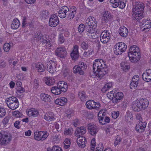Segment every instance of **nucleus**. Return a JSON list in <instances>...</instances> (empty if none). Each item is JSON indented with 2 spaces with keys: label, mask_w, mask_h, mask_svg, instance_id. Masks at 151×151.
I'll use <instances>...</instances> for the list:
<instances>
[{
  "label": "nucleus",
  "mask_w": 151,
  "mask_h": 151,
  "mask_svg": "<svg viewBox=\"0 0 151 151\" xmlns=\"http://www.w3.org/2000/svg\"><path fill=\"white\" fill-rule=\"evenodd\" d=\"M6 113V110L4 108L0 107V118L4 116Z\"/></svg>",
  "instance_id": "4d7b16f0"
},
{
  "label": "nucleus",
  "mask_w": 151,
  "mask_h": 151,
  "mask_svg": "<svg viewBox=\"0 0 151 151\" xmlns=\"http://www.w3.org/2000/svg\"><path fill=\"white\" fill-rule=\"evenodd\" d=\"M40 97L42 100L45 102H50L51 101V96L44 93H42L40 94Z\"/></svg>",
  "instance_id": "c756f323"
},
{
  "label": "nucleus",
  "mask_w": 151,
  "mask_h": 151,
  "mask_svg": "<svg viewBox=\"0 0 151 151\" xmlns=\"http://www.w3.org/2000/svg\"><path fill=\"white\" fill-rule=\"evenodd\" d=\"M47 151H63L62 149L58 146H54L52 149L50 148H48Z\"/></svg>",
  "instance_id": "de8ad7c7"
},
{
  "label": "nucleus",
  "mask_w": 151,
  "mask_h": 151,
  "mask_svg": "<svg viewBox=\"0 0 151 151\" xmlns=\"http://www.w3.org/2000/svg\"><path fill=\"white\" fill-rule=\"evenodd\" d=\"M127 48V45L124 42L116 43L114 47V53L116 55H120L126 50Z\"/></svg>",
  "instance_id": "423d86ee"
},
{
  "label": "nucleus",
  "mask_w": 151,
  "mask_h": 151,
  "mask_svg": "<svg viewBox=\"0 0 151 151\" xmlns=\"http://www.w3.org/2000/svg\"><path fill=\"white\" fill-rule=\"evenodd\" d=\"M86 27L84 25L82 24H81L78 28V31L80 33H82L85 29H86Z\"/></svg>",
  "instance_id": "8fccbe9b"
},
{
  "label": "nucleus",
  "mask_w": 151,
  "mask_h": 151,
  "mask_svg": "<svg viewBox=\"0 0 151 151\" xmlns=\"http://www.w3.org/2000/svg\"><path fill=\"white\" fill-rule=\"evenodd\" d=\"M147 123L145 122H139L138 124H137L135 129L139 133L144 132L146 127Z\"/></svg>",
  "instance_id": "2eb2a0df"
},
{
  "label": "nucleus",
  "mask_w": 151,
  "mask_h": 151,
  "mask_svg": "<svg viewBox=\"0 0 151 151\" xmlns=\"http://www.w3.org/2000/svg\"><path fill=\"white\" fill-rule=\"evenodd\" d=\"M51 91L52 93L56 95H60L62 91L57 86L52 87Z\"/></svg>",
  "instance_id": "473e14b6"
},
{
  "label": "nucleus",
  "mask_w": 151,
  "mask_h": 151,
  "mask_svg": "<svg viewBox=\"0 0 151 151\" xmlns=\"http://www.w3.org/2000/svg\"><path fill=\"white\" fill-rule=\"evenodd\" d=\"M49 15V13L47 10H43L42 12L41 17L45 19L48 18Z\"/></svg>",
  "instance_id": "49530a36"
},
{
  "label": "nucleus",
  "mask_w": 151,
  "mask_h": 151,
  "mask_svg": "<svg viewBox=\"0 0 151 151\" xmlns=\"http://www.w3.org/2000/svg\"><path fill=\"white\" fill-rule=\"evenodd\" d=\"M73 72L75 73H78L80 75L83 74L84 72H83V73H81V72L82 71V69L78 66V65H75L73 68Z\"/></svg>",
  "instance_id": "37998d69"
},
{
  "label": "nucleus",
  "mask_w": 151,
  "mask_h": 151,
  "mask_svg": "<svg viewBox=\"0 0 151 151\" xmlns=\"http://www.w3.org/2000/svg\"><path fill=\"white\" fill-rule=\"evenodd\" d=\"M86 142V139L83 136L79 137L77 140V142L78 146L81 148L85 147Z\"/></svg>",
  "instance_id": "412c9836"
},
{
  "label": "nucleus",
  "mask_w": 151,
  "mask_h": 151,
  "mask_svg": "<svg viewBox=\"0 0 151 151\" xmlns=\"http://www.w3.org/2000/svg\"><path fill=\"white\" fill-rule=\"evenodd\" d=\"M119 112L117 111H113L112 113L111 116L114 119H116L119 116Z\"/></svg>",
  "instance_id": "052dcab7"
},
{
  "label": "nucleus",
  "mask_w": 151,
  "mask_h": 151,
  "mask_svg": "<svg viewBox=\"0 0 151 151\" xmlns=\"http://www.w3.org/2000/svg\"><path fill=\"white\" fill-rule=\"evenodd\" d=\"M96 19L93 17H89L86 21V26L87 29H95L97 26L96 23Z\"/></svg>",
  "instance_id": "6e6552de"
},
{
  "label": "nucleus",
  "mask_w": 151,
  "mask_h": 151,
  "mask_svg": "<svg viewBox=\"0 0 151 151\" xmlns=\"http://www.w3.org/2000/svg\"><path fill=\"white\" fill-rule=\"evenodd\" d=\"M119 6L120 8L123 9L125 6V4L122 0H119Z\"/></svg>",
  "instance_id": "e2e57ef3"
},
{
  "label": "nucleus",
  "mask_w": 151,
  "mask_h": 151,
  "mask_svg": "<svg viewBox=\"0 0 151 151\" xmlns=\"http://www.w3.org/2000/svg\"><path fill=\"white\" fill-rule=\"evenodd\" d=\"M34 38L37 42L40 41L42 42L43 44L46 43V46L50 47V43L49 40L44 39L42 34L41 32H36L34 35Z\"/></svg>",
  "instance_id": "0eeeda50"
},
{
  "label": "nucleus",
  "mask_w": 151,
  "mask_h": 151,
  "mask_svg": "<svg viewBox=\"0 0 151 151\" xmlns=\"http://www.w3.org/2000/svg\"><path fill=\"white\" fill-rule=\"evenodd\" d=\"M13 115L16 117H20L21 116L22 114L18 111H15L13 112Z\"/></svg>",
  "instance_id": "864d4df0"
},
{
  "label": "nucleus",
  "mask_w": 151,
  "mask_h": 151,
  "mask_svg": "<svg viewBox=\"0 0 151 151\" xmlns=\"http://www.w3.org/2000/svg\"><path fill=\"white\" fill-rule=\"evenodd\" d=\"M89 42L87 41H83L81 45V48L84 50L88 49L89 46Z\"/></svg>",
  "instance_id": "ea45409f"
},
{
  "label": "nucleus",
  "mask_w": 151,
  "mask_h": 151,
  "mask_svg": "<svg viewBox=\"0 0 151 151\" xmlns=\"http://www.w3.org/2000/svg\"><path fill=\"white\" fill-rule=\"evenodd\" d=\"M101 107V104L100 103L95 102V104L94 106V109H96L98 110L100 109Z\"/></svg>",
  "instance_id": "774afa93"
},
{
  "label": "nucleus",
  "mask_w": 151,
  "mask_h": 151,
  "mask_svg": "<svg viewBox=\"0 0 151 151\" xmlns=\"http://www.w3.org/2000/svg\"><path fill=\"white\" fill-rule=\"evenodd\" d=\"M142 26L144 28L142 31H145L146 32L149 31V29L151 27V22L150 19H144L142 22Z\"/></svg>",
  "instance_id": "dca6fc26"
},
{
  "label": "nucleus",
  "mask_w": 151,
  "mask_h": 151,
  "mask_svg": "<svg viewBox=\"0 0 151 151\" xmlns=\"http://www.w3.org/2000/svg\"><path fill=\"white\" fill-rule=\"evenodd\" d=\"M103 110H101L99 111L98 114V117L99 122L102 125H104L105 124V122L104 121V117L103 116L105 113L103 112Z\"/></svg>",
  "instance_id": "cd10ccee"
},
{
  "label": "nucleus",
  "mask_w": 151,
  "mask_h": 151,
  "mask_svg": "<svg viewBox=\"0 0 151 151\" xmlns=\"http://www.w3.org/2000/svg\"><path fill=\"white\" fill-rule=\"evenodd\" d=\"M98 59V64L99 70L98 75L100 78L103 77L108 72V69L105 63L101 59Z\"/></svg>",
  "instance_id": "20e7f679"
},
{
  "label": "nucleus",
  "mask_w": 151,
  "mask_h": 151,
  "mask_svg": "<svg viewBox=\"0 0 151 151\" xmlns=\"http://www.w3.org/2000/svg\"><path fill=\"white\" fill-rule=\"evenodd\" d=\"M24 91V89L21 86H19L17 88V93H23Z\"/></svg>",
  "instance_id": "338daca9"
},
{
  "label": "nucleus",
  "mask_w": 151,
  "mask_h": 151,
  "mask_svg": "<svg viewBox=\"0 0 151 151\" xmlns=\"http://www.w3.org/2000/svg\"><path fill=\"white\" fill-rule=\"evenodd\" d=\"M54 114L52 112H47L44 116V118L47 121H53L55 119Z\"/></svg>",
  "instance_id": "bb28decb"
},
{
  "label": "nucleus",
  "mask_w": 151,
  "mask_h": 151,
  "mask_svg": "<svg viewBox=\"0 0 151 151\" xmlns=\"http://www.w3.org/2000/svg\"><path fill=\"white\" fill-rule=\"evenodd\" d=\"M149 102L146 98L137 99L132 104V108L134 111H139L145 110L148 106Z\"/></svg>",
  "instance_id": "f03ea898"
},
{
  "label": "nucleus",
  "mask_w": 151,
  "mask_h": 151,
  "mask_svg": "<svg viewBox=\"0 0 151 151\" xmlns=\"http://www.w3.org/2000/svg\"><path fill=\"white\" fill-rule=\"evenodd\" d=\"M59 22L58 17L55 14L51 15L49 20V25L52 27H55L57 25Z\"/></svg>",
  "instance_id": "9b49d317"
},
{
  "label": "nucleus",
  "mask_w": 151,
  "mask_h": 151,
  "mask_svg": "<svg viewBox=\"0 0 151 151\" xmlns=\"http://www.w3.org/2000/svg\"><path fill=\"white\" fill-rule=\"evenodd\" d=\"M67 101V99L64 97H62L56 99L55 101V103L57 105L60 106L64 105Z\"/></svg>",
  "instance_id": "a878e982"
},
{
  "label": "nucleus",
  "mask_w": 151,
  "mask_h": 151,
  "mask_svg": "<svg viewBox=\"0 0 151 151\" xmlns=\"http://www.w3.org/2000/svg\"><path fill=\"white\" fill-rule=\"evenodd\" d=\"M68 13L67 14V18L69 19H73L74 17L76 12V8L74 7L73 10H71L68 11Z\"/></svg>",
  "instance_id": "2f4dec72"
},
{
  "label": "nucleus",
  "mask_w": 151,
  "mask_h": 151,
  "mask_svg": "<svg viewBox=\"0 0 151 151\" xmlns=\"http://www.w3.org/2000/svg\"><path fill=\"white\" fill-rule=\"evenodd\" d=\"M121 69L124 71H126L130 68V67L129 64L125 62H122L120 64Z\"/></svg>",
  "instance_id": "58836bf2"
},
{
  "label": "nucleus",
  "mask_w": 151,
  "mask_h": 151,
  "mask_svg": "<svg viewBox=\"0 0 151 151\" xmlns=\"http://www.w3.org/2000/svg\"><path fill=\"white\" fill-rule=\"evenodd\" d=\"M124 95L121 92H118L116 93L114 95V97L112 99V102L114 103H116L119 102L120 100L123 98Z\"/></svg>",
  "instance_id": "aec40b11"
},
{
  "label": "nucleus",
  "mask_w": 151,
  "mask_h": 151,
  "mask_svg": "<svg viewBox=\"0 0 151 151\" xmlns=\"http://www.w3.org/2000/svg\"><path fill=\"white\" fill-rule=\"evenodd\" d=\"M122 140V138L121 137L117 135L116 137V139L114 141V144L115 146L120 144Z\"/></svg>",
  "instance_id": "6e6d98bb"
},
{
  "label": "nucleus",
  "mask_w": 151,
  "mask_h": 151,
  "mask_svg": "<svg viewBox=\"0 0 151 151\" xmlns=\"http://www.w3.org/2000/svg\"><path fill=\"white\" fill-rule=\"evenodd\" d=\"M74 115V112L73 110L70 109H68L66 113V116L68 118H70L71 116Z\"/></svg>",
  "instance_id": "5fc2aeb1"
},
{
  "label": "nucleus",
  "mask_w": 151,
  "mask_h": 151,
  "mask_svg": "<svg viewBox=\"0 0 151 151\" xmlns=\"http://www.w3.org/2000/svg\"><path fill=\"white\" fill-rule=\"evenodd\" d=\"M98 64V59H97L95 60L93 65V70L97 71V73H98L99 68Z\"/></svg>",
  "instance_id": "79ce46f5"
},
{
  "label": "nucleus",
  "mask_w": 151,
  "mask_h": 151,
  "mask_svg": "<svg viewBox=\"0 0 151 151\" xmlns=\"http://www.w3.org/2000/svg\"><path fill=\"white\" fill-rule=\"evenodd\" d=\"M69 11V9L66 6H63L60 10L58 12V16L62 18H63L66 17V13Z\"/></svg>",
  "instance_id": "a211bd4d"
},
{
  "label": "nucleus",
  "mask_w": 151,
  "mask_h": 151,
  "mask_svg": "<svg viewBox=\"0 0 151 151\" xmlns=\"http://www.w3.org/2000/svg\"><path fill=\"white\" fill-rule=\"evenodd\" d=\"M111 16L109 12L104 11L102 13L101 20L102 22H107L111 20Z\"/></svg>",
  "instance_id": "f3484780"
},
{
  "label": "nucleus",
  "mask_w": 151,
  "mask_h": 151,
  "mask_svg": "<svg viewBox=\"0 0 151 151\" xmlns=\"http://www.w3.org/2000/svg\"><path fill=\"white\" fill-rule=\"evenodd\" d=\"M55 54L59 57L64 58L66 56L67 52L65 48L60 47H58L55 50Z\"/></svg>",
  "instance_id": "9d476101"
},
{
  "label": "nucleus",
  "mask_w": 151,
  "mask_h": 151,
  "mask_svg": "<svg viewBox=\"0 0 151 151\" xmlns=\"http://www.w3.org/2000/svg\"><path fill=\"white\" fill-rule=\"evenodd\" d=\"M56 62V61L52 60L47 62L46 68L50 73H53L56 71L57 65Z\"/></svg>",
  "instance_id": "1a4fd4ad"
},
{
  "label": "nucleus",
  "mask_w": 151,
  "mask_h": 151,
  "mask_svg": "<svg viewBox=\"0 0 151 151\" xmlns=\"http://www.w3.org/2000/svg\"><path fill=\"white\" fill-rule=\"evenodd\" d=\"M144 4L142 2H137L135 5L133 7L132 10V16L133 19H136L138 22L144 17L143 14L144 9Z\"/></svg>",
  "instance_id": "f257e3e1"
},
{
  "label": "nucleus",
  "mask_w": 151,
  "mask_h": 151,
  "mask_svg": "<svg viewBox=\"0 0 151 151\" xmlns=\"http://www.w3.org/2000/svg\"><path fill=\"white\" fill-rule=\"evenodd\" d=\"M110 38V35L107 31L103 32L101 35V41L104 43L108 42Z\"/></svg>",
  "instance_id": "f8f14e48"
},
{
  "label": "nucleus",
  "mask_w": 151,
  "mask_h": 151,
  "mask_svg": "<svg viewBox=\"0 0 151 151\" xmlns=\"http://www.w3.org/2000/svg\"><path fill=\"white\" fill-rule=\"evenodd\" d=\"M142 78L146 82L151 81V70L147 69L145 70L142 74Z\"/></svg>",
  "instance_id": "4468645a"
},
{
  "label": "nucleus",
  "mask_w": 151,
  "mask_h": 151,
  "mask_svg": "<svg viewBox=\"0 0 151 151\" xmlns=\"http://www.w3.org/2000/svg\"><path fill=\"white\" fill-rule=\"evenodd\" d=\"M34 64L35 65L36 70L39 72H43L44 71V66L42 64L40 63H35Z\"/></svg>",
  "instance_id": "4c0bfd02"
},
{
  "label": "nucleus",
  "mask_w": 151,
  "mask_h": 151,
  "mask_svg": "<svg viewBox=\"0 0 151 151\" xmlns=\"http://www.w3.org/2000/svg\"><path fill=\"white\" fill-rule=\"evenodd\" d=\"M112 86V84L111 83H108L106 84L102 89V91L105 92Z\"/></svg>",
  "instance_id": "c03bdc74"
},
{
  "label": "nucleus",
  "mask_w": 151,
  "mask_h": 151,
  "mask_svg": "<svg viewBox=\"0 0 151 151\" xmlns=\"http://www.w3.org/2000/svg\"><path fill=\"white\" fill-rule=\"evenodd\" d=\"M58 86L62 92H66L67 89V85L63 81H60L57 84Z\"/></svg>",
  "instance_id": "5701e85b"
},
{
  "label": "nucleus",
  "mask_w": 151,
  "mask_h": 151,
  "mask_svg": "<svg viewBox=\"0 0 151 151\" xmlns=\"http://www.w3.org/2000/svg\"><path fill=\"white\" fill-rule=\"evenodd\" d=\"M20 25V23L18 19H14L11 24V28L13 29H18Z\"/></svg>",
  "instance_id": "7c9ffc66"
},
{
  "label": "nucleus",
  "mask_w": 151,
  "mask_h": 151,
  "mask_svg": "<svg viewBox=\"0 0 151 151\" xmlns=\"http://www.w3.org/2000/svg\"><path fill=\"white\" fill-rule=\"evenodd\" d=\"M34 138L36 140L38 141L41 140L40 131L35 132L34 133Z\"/></svg>",
  "instance_id": "09e8293b"
},
{
  "label": "nucleus",
  "mask_w": 151,
  "mask_h": 151,
  "mask_svg": "<svg viewBox=\"0 0 151 151\" xmlns=\"http://www.w3.org/2000/svg\"><path fill=\"white\" fill-rule=\"evenodd\" d=\"M127 115L126 117V120L127 122L129 121V119L130 120L132 119V114H131L130 115H128V114H129V115L130 114L129 111H127Z\"/></svg>",
  "instance_id": "69168bd1"
},
{
  "label": "nucleus",
  "mask_w": 151,
  "mask_h": 151,
  "mask_svg": "<svg viewBox=\"0 0 151 151\" xmlns=\"http://www.w3.org/2000/svg\"><path fill=\"white\" fill-rule=\"evenodd\" d=\"M78 66L82 70V71L81 72V73H83V72H84L87 67L86 64L82 62H80Z\"/></svg>",
  "instance_id": "a19ab883"
},
{
  "label": "nucleus",
  "mask_w": 151,
  "mask_h": 151,
  "mask_svg": "<svg viewBox=\"0 0 151 151\" xmlns=\"http://www.w3.org/2000/svg\"><path fill=\"white\" fill-rule=\"evenodd\" d=\"M11 46L9 43H5L3 46V49L4 51L8 52L10 49Z\"/></svg>",
  "instance_id": "603ef678"
},
{
  "label": "nucleus",
  "mask_w": 151,
  "mask_h": 151,
  "mask_svg": "<svg viewBox=\"0 0 151 151\" xmlns=\"http://www.w3.org/2000/svg\"><path fill=\"white\" fill-rule=\"evenodd\" d=\"M95 102L93 100H89L86 102V105L87 108L89 109H94Z\"/></svg>",
  "instance_id": "e433bc0d"
},
{
  "label": "nucleus",
  "mask_w": 151,
  "mask_h": 151,
  "mask_svg": "<svg viewBox=\"0 0 151 151\" xmlns=\"http://www.w3.org/2000/svg\"><path fill=\"white\" fill-rule=\"evenodd\" d=\"M95 29H92L91 28V29H87L86 28V35L90 38L95 39L97 37L95 36L96 33L95 32L94 30Z\"/></svg>",
  "instance_id": "393cba45"
},
{
  "label": "nucleus",
  "mask_w": 151,
  "mask_h": 151,
  "mask_svg": "<svg viewBox=\"0 0 151 151\" xmlns=\"http://www.w3.org/2000/svg\"><path fill=\"white\" fill-rule=\"evenodd\" d=\"M11 139V137L8 135H6L0 133V144L7 145Z\"/></svg>",
  "instance_id": "ddd939ff"
},
{
  "label": "nucleus",
  "mask_w": 151,
  "mask_h": 151,
  "mask_svg": "<svg viewBox=\"0 0 151 151\" xmlns=\"http://www.w3.org/2000/svg\"><path fill=\"white\" fill-rule=\"evenodd\" d=\"M73 130L71 129H66L64 131L65 135H71L72 134Z\"/></svg>",
  "instance_id": "680f3d73"
},
{
  "label": "nucleus",
  "mask_w": 151,
  "mask_h": 151,
  "mask_svg": "<svg viewBox=\"0 0 151 151\" xmlns=\"http://www.w3.org/2000/svg\"><path fill=\"white\" fill-rule=\"evenodd\" d=\"M140 55L139 50L137 46L133 45L130 47L128 56L132 62L135 63L139 61L141 57Z\"/></svg>",
  "instance_id": "7ed1b4c3"
},
{
  "label": "nucleus",
  "mask_w": 151,
  "mask_h": 151,
  "mask_svg": "<svg viewBox=\"0 0 151 151\" xmlns=\"http://www.w3.org/2000/svg\"><path fill=\"white\" fill-rule=\"evenodd\" d=\"M79 98L82 101L84 102L86 100V93L84 91L79 92L78 93Z\"/></svg>",
  "instance_id": "c9c22d12"
},
{
  "label": "nucleus",
  "mask_w": 151,
  "mask_h": 151,
  "mask_svg": "<svg viewBox=\"0 0 151 151\" xmlns=\"http://www.w3.org/2000/svg\"><path fill=\"white\" fill-rule=\"evenodd\" d=\"M6 101L7 106L9 108L12 110H14L19 106V103L17 99L12 96L6 99Z\"/></svg>",
  "instance_id": "39448f33"
},
{
  "label": "nucleus",
  "mask_w": 151,
  "mask_h": 151,
  "mask_svg": "<svg viewBox=\"0 0 151 151\" xmlns=\"http://www.w3.org/2000/svg\"><path fill=\"white\" fill-rule=\"evenodd\" d=\"M114 92L113 91L108 92L107 94V97L109 99H112V100L114 97Z\"/></svg>",
  "instance_id": "13d9d810"
},
{
  "label": "nucleus",
  "mask_w": 151,
  "mask_h": 151,
  "mask_svg": "<svg viewBox=\"0 0 151 151\" xmlns=\"http://www.w3.org/2000/svg\"><path fill=\"white\" fill-rule=\"evenodd\" d=\"M138 84V82L132 81L130 85V88L131 89H134L137 87Z\"/></svg>",
  "instance_id": "3c124183"
},
{
  "label": "nucleus",
  "mask_w": 151,
  "mask_h": 151,
  "mask_svg": "<svg viewBox=\"0 0 151 151\" xmlns=\"http://www.w3.org/2000/svg\"><path fill=\"white\" fill-rule=\"evenodd\" d=\"M78 45L74 46L73 50L70 53L71 57L73 60H76L78 57Z\"/></svg>",
  "instance_id": "6ab92c4d"
},
{
  "label": "nucleus",
  "mask_w": 151,
  "mask_h": 151,
  "mask_svg": "<svg viewBox=\"0 0 151 151\" xmlns=\"http://www.w3.org/2000/svg\"><path fill=\"white\" fill-rule=\"evenodd\" d=\"M119 32L121 36L122 37H126L127 36L128 32V29L124 26L121 27L119 28Z\"/></svg>",
  "instance_id": "b1692460"
},
{
  "label": "nucleus",
  "mask_w": 151,
  "mask_h": 151,
  "mask_svg": "<svg viewBox=\"0 0 151 151\" xmlns=\"http://www.w3.org/2000/svg\"><path fill=\"white\" fill-rule=\"evenodd\" d=\"M28 115L29 116L35 117L39 114V112L36 109L34 108H31L27 112Z\"/></svg>",
  "instance_id": "c85d7f7f"
},
{
  "label": "nucleus",
  "mask_w": 151,
  "mask_h": 151,
  "mask_svg": "<svg viewBox=\"0 0 151 151\" xmlns=\"http://www.w3.org/2000/svg\"><path fill=\"white\" fill-rule=\"evenodd\" d=\"M88 130L90 133L92 135H95L97 132V128L96 126H89L88 127Z\"/></svg>",
  "instance_id": "72a5a7b5"
},
{
  "label": "nucleus",
  "mask_w": 151,
  "mask_h": 151,
  "mask_svg": "<svg viewBox=\"0 0 151 151\" xmlns=\"http://www.w3.org/2000/svg\"><path fill=\"white\" fill-rule=\"evenodd\" d=\"M96 145L95 139H93L91 141V150L93 151L95 149V147Z\"/></svg>",
  "instance_id": "bf43d9fd"
},
{
  "label": "nucleus",
  "mask_w": 151,
  "mask_h": 151,
  "mask_svg": "<svg viewBox=\"0 0 151 151\" xmlns=\"http://www.w3.org/2000/svg\"><path fill=\"white\" fill-rule=\"evenodd\" d=\"M40 133L41 140L45 139L49 135V134L45 132L40 131Z\"/></svg>",
  "instance_id": "a18cd8bd"
},
{
  "label": "nucleus",
  "mask_w": 151,
  "mask_h": 151,
  "mask_svg": "<svg viewBox=\"0 0 151 151\" xmlns=\"http://www.w3.org/2000/svg\"><path fill=\"white\" fill-rule=\"evenodd\" d=\"M97 72V71L95 70H93L92 71H91L90 72V76L94 78L95 76H96L98 75L97 73H96Z\"/></svg>",
  "instance_id": "0e129e2a"
},
{
  "label": "nucleus",
  "mask_w": 151,
  "mask_h": 151,
  "mask_svg": "<svg viewBox=\"0 0 151 151\" xmlns=\"http://www.w3.org/2000/svg\"><path fill=\"white\" fill-rule=\"evenodd\" d=\"M86 132V129L83 127L77 128L75 131V135L77 137H80L81 135L84 134Z\"/></svg>",
  "instance_id": "4be33fe9"
},
{
  "label": "nucleus",
  "mask_w": 151,
  "mask_h": 151,
  "mask_svg": "<svg viewBox=\"0 0 151 151\" xmlns=\"http://www.w3.org/2000/svg\"><path fill=\"white\" fill-rule=\"evenodd\" d=\"M45 78V83L48 86L52 85L55 83V81L54 79L50 77H46Z\"/></svg>",
  "instance_id": "f704fd0d"
}]
</instances>
